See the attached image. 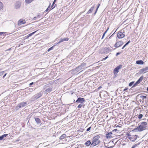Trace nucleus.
<instances>
[{
  "label": "nucleus",
  "mask_w": 148,
  "mask_h": 148,
  "mask_svg": "<svg viewBox=\"0 0 148 148\" xmlns=\"http://www.w3.org/2000/svg\"><path fill=\"white\" fill-rule=\"evenodd\" d=\"M6 73L4 75H3V78H4V77H5V76H6Z\"/></svg>",
  "instance_id": "54"
},
{
  "label": "nucleus",
  "mask_w": 148,
  "mask_h": 148,
  "mask_svg": "<svg viewBox=\"0 0 148 148\" xmlns=\"http://www.w3.org/2000/svg\"><path fill=\"white\" fill-rule=\"evenodd\" d=\"M82 106V103H80L78 105L77 107L78 108H81Z\"/></svg>",
  "instance_id": "33"
},
{
  "label": "nucleus",
  "mask_w": 148,
  "mask_h": 148,
  "mask_svg": "<svg viewBox=\"0 0 148 148\" xmlns=\"http://www.w3.org/2000/svg\"><path fill=\"white\" fill-rule=\"evenodd\" d=\"M4 33L3 32H0V36L2 35Z\"/></svg>",
  "instance_id": "50"
},
{
  "label": "nucleus",
  "mask_w": 148,
  "mask_h": 148,
  "mask_svg": "<svg viewBox=\"0 0 148 148\" xmlns=\"http://www.w3.org/2000/svg\"><path fill=\"white\" fill-rule=\"evenodd\" d=\"M128 89V88H125V89L123 90V91H125L126 90H127Z\"/></svg>",
  "instance_id": "45"
},
{
  "label": "nucleus",
  "mask_w": 148,
  "mask_h": 148,
  "mask_svg": "<svg viewBox=\"0 0 148 148\" xmlns=\"http://www.w3.org/2000/svg\"><path fill=\"white\" fill-rule=\"evenodd\" d=\"M86 64L84 63H82L80 65H79V66L82 69H84L86 67Z\"/></svg>",
  "instance_id": "17"
},
{
  "label": "nucleus",
  "mask_w": 148,
  "mask_h": 148,
  "mask_svg": "<svg viewBox=\"0 0 148 148\" xmlns=\"http://www.w3.org/2000/svg\"><path fill=\"white\" fill-rule=\"evenodd\" d=\"M139 96L140 98L142 99V100H144V99H146L147 98L146 96L143 95H141L140 94L138 95L137 96L138 97Z\"/></svg>",
  "instance_id": "22"
},
{
  "label": "nucleus",
  "mask_w": 148,
  "mask_h": 148,
  "mask_svg": "<svg viewBox=\"0 0 148 148\" xmlns=\"http://www.w3.org/2000/svg\"><path fill=\"white\" fill-rule=\"evenodd\" d=\"M2 3L1 2H0V10L2 8Z\"/></svg>",
  "instance_id": "35"
},
{
  "label": "nucleus",
  "mask_w": 148,
  "mask_h": 148,
  "mask_svg": "<svg viewBox=\"0 0 148 148\" xmlns=\"http://www.w3.org/2000/svg\"><path fill=\"white\" fill-rule=\"evenodd\" d=\"M33 1L34 0H25V2L27 4H29Z\"/></svg>",
  "instance_id": "26"
},
{
  "label": "nucleus",
  "mask_w": 148,
  "mask_h": 148,
  "mask_svg": "<svg viewBox=\"0 0 148 148\" xmlns=\"http://www.w3.org/2000/svg\"><path fill=\"white\" fill-rule=\"evenodd\" d=\"M36 18H37V17L36 16H35L33 18V20H35L36 19Z\"/></svg>",
  "instance_id": "44"
},
{
  "label": "nucleus",
  "mask_w": 148,
  "mask_h": 148,
  "mask_svg": "<svg viewBox=\"0 0 148 148\" xmlns=\"http://www.w3.org/2000/svg\"><path fill=\"white\" fill-rule=\"evenodd\" d=\"M50 4L49 5L48 7L46 9V10L45 11V12H47L49 10V8H50Z\"/></svg>",
  "instance_id": "34"
},
{
  "label": "nucleus",
  "mask_w": 148,
  "mask_h": 148,
  "mask_svg": "<svg viewBox=\"0 0 148 148\" xmlns=\"http://www.w3.org/2000/svg\"><path fill=\"white\" fill-rule=\"evenodd\" d=\"M122 65H120L117 66L114 69L113 71V72L114 75L117 74L118 73L119 71V69H121L122 67Z\"/></svg>",
  "instance_id": "7"
},
{
  "label": "nucleus",
  "mask_w": 148,
  "mask_h": 148,
  "mask_svg": "<svg viewBox=\"0 0 148 148\" xmlns=\"http://www.w3.org/2000/svg\"><path fill=\"white\" fill-rule=\"evenodd\" d=\"M66 135L65 134H62L60 138V140L64 139V138L66 137Z\"/></svg>",
  "instance_id": "23"
},
{
  "label": "nucleus",
  "mask_w": 148,
  "mask_h": 148,
  "mask_svg": "<svg viewBox=\"0 0 148 148\" xmlns=\"http://www.w3.org/2000/svg\"><path fill=\"white\" fill-rule=\"evenodd\" d=\"M138 145V144H136L134 145L131 148H134L136 147Z\"/></svg>",
  "instance_id": "37"
},
{
  "label": "nucleus",
  "mask_w": 148,
  "mask_h": 148,
  "mask_svg": "<svg viewBox=\"0 0 148 148\" xmlns=\"http://www.w3.org/2000/svg\"><path fill=\"white\" fill-rule=\"evenodd\" d=\"M127 136H131V135H130V134L129 133H127Z\"/></svg>",
  "instance_id": "52"
},
{
  "label": "nucleus",
  "mask_w": 148,
  "mask_h": 148,
  "mask_svg": "<svg viewBox=\"0 0 148 148\" xmlns=\"http://www.w3.org/2000/svg\"><path fill=\"white\" fill-rule=\"evenodd\" d=\"M69 38H61L60 39V41L58 42V44H59L62 42L65 41H68L69 40Z\"/></svg>",
  "instance_id": "13"
},
{
  "label": "nucleus",
  "mask_w": 148,
  "mask_h": 148,
  "mask_svg": "<svg viewBox=\"0 0 148 148\" xmlns=\"http://www.w3.org/2000/svg\"><path fill=\"white\" fill-rule=\"evenodd\" d=\"M148 71V67H146L144 68L141 69L139 71V73L140 74L143 73H145Z\"/></svg>",
  "instance_id": "9"
},
{
  "label": "nucleus",
  "mask_w": 148,
  "mask_h": 148,
  "mask_svg": "<svg viewBox=\"0 0 148 148\" xmlns=\"http://www.w3.org/2000/svg\"><path fill=\"white\" fill-rule=\"evenodd\" d=\"M108 58V56H107L105 58H103V60H106L107 58Z\"/></svg>",
  "instance_id": "53"
},
{
  "label": "nucleus",
  "mask_w": 148,
  "mask_h": 148,
  "mask_svg": "<svg viewBox=\"0 0 148 148\" xmlns=\"http://www.w3.org/2000/svg\"><path fill=\"white\" fill-rule=\"evenodd\" d=\"M123 44V43L122 42L119 41L115 44L114 45V47L116 48H117L122 45Z\"/></svg>",
  "instance_id": "10"
},
{
  "label": "nucleus",
  "mask_w": 148,
  "mask_h": 148,
  "mask_svg": "<svg viewBox=\"0 0 148 148\" xmlns=\"http://www.w3.org/2000/svg\"><path fill=\"white\" fill-rule=\"evenodd\" d=\"M21 5V3L19 1L16 2L15 4V8L16 9L19 8Z\"/></svg>",
  "instance_id": "12"
},
{
  "label": "nucleus",
  "mask_w": 148,
  "mask_h": 148,
  "mask_svg": "<svg viewBox=\"0 0 148 148\" xmlns=\"http://www.w3.org/2000/svg\"><path fill=\"white\" fill-rule=\"evenodd\" d=\"M147 90L148 91V87L147 88Z\"/></svg>",
  "instance_id": "59"
},
{
  "label": "nucleus",
  "mask_w": 148,
  "mask_h": 148,
  "mask_svg": "<svg viewBox=\"0 0 148 148\" xmlns=\"http://www.w3.org/2000/svg\"><path fill=\"white\" fill-rule=\"evenodd\" d=\"M8 135V134H4L0 136V140H3L5 137H6Z\"/></svg>",
  "instance_id": "21"
},
{
  "label": "nucleus",
  "mask_w": 148,
  "mask_h": 148,
  "mask_svg": "<svg viewBox=\"0 0 148 148\" xmlns=\"http://www.w3.org/2000/svg\"><path fill=\"white\" fill-rule=\"evenodd\" d=\"M94 9V7H92L87 12V14H89L90 13H91L93 10Z\"/></svg>",
  "instance_id": "24"
},
{
  "label": "nucleus",
  "mask_w": 148,
  "mask_h": 148,
  "mask_svg": "<svg viewBox=\"0 0 148 148\" xmlns=\"http://www.w3.org/2000/svg\"><path fill=\"white\" fill-rule=\"evenodd\" d=\"M35 120L37 124H39L41 122L40 119L39 118H35Z\"/></svg>",
  "instance_id": "20"
},
{
  "label": "nucleus",
  "mask_w": 148,
  "mask_h": 148,
  "mask_svg": "<svg viewBox=\"0 0 148 148\" xmlns=\"http://www.w3.org/2000/svg\"><path fill=\"white\" fill-rule=\"evenodd\" d=\"M129 139H130L132 141H134L136 139V138L135 137L134 138H132V137H129Z\"/></svg>",
  "instance_id": "28"
},
{
  "label": "nucleus",
  "mask_w": 148,
  "mask_h": 148,
  "mask_svg": "<svg viewBox=\"0 0 148 148\" xmlns=\"http://www.w3.org/2000/svg\"><path fill=\"white\" fill-rule=\"evenodd\" d=\"M27 102H22L18 104L16 107V109L18 110L19 108L23 107L27 105Z\"/></svg>",
  "instance_id": "4"
},
{
  "label": "nucleus",
  "mask_w": 148,
  "mask_h": 148,
  "mask_svg": "<svg viewBox=\"0 0 148 148\" xmlns=\"http://www.w3.org/2000/svg\"><path fill=\"white\" fill-rule=\"evenodd\" d=\"M105 34H103V36H102V37L101 38V39H103V38H104V36H105Z\"/></svg>",
  "instance_id": "49"
},
{
  "label": "nucleus",
  "mask_w": 148,
  "mask_h": 148,
  "mask_svg": "<svg viewBox=\"0 0 148 148\" xmlns=\"http://www.w3.org/2000/svg\"><path fill=\"white\" fill-rule=\"evenodd\" d=\"M112 134V133L111 132H109L108 133L106 134V137L108 138H110V137H112L111 136Z\"/></svg>",
  "instance_id": "16"
},
{
  "label": "nucleus",
  "mask_w": 148,
  "mask_h": 148,
  "mask_svg": "<svg viewBox=\"0 0 148 148\" xmlns=\"http://www.w3.org/2000/svg\"><path fill=\"white\" fill-rule=\"evenodd\" d=\"M120 54V52H118L116 54V56H117L118 55Z\"/></svg>",
  "instance_id": "43"
},
{
  "label": "nucleus",
  "mask_w": 148,
  "mask_h": 148,
  "mask_svg": "<svg viewBox=\"0 0 148 148\" xmlns=\"http://www.w3.org/2000/svg\"><path fill=\"white\" fill-rule=\"evenodd\" d=\"M100 4L99 3L98 4V6H97V9H96V10L95 11V13L94 14V15H95L96 14V13H97V11L98 9L99 8V6H100Z\"/></svg>",
  "instance_id": "29"
},
{
  "label": "nucleus",
  "mask_w": 148,
  "mask_h": 148,
  "mask_svg": "<svg viewBox=\"0 0 148 148\" xmlns=\"http://www.w3.org/2000/svg\"><path fill=\"white\" fill-rule=\"evenodd\" d=\"M130 42V40L128 41L125 45L126 46Z\"/></svg>",
  "instance_id": "39"
},
{
  "label": "nucleus",
  "mask_w": 148,
  "mask_h": 148,
  "mask_svg": "<svg viewBox=\"0 0 148 148\" xmlns=\"http://www.w3.org/2000/svg\"><path fill=\"white\" fill-rule=\"evenodd\" d=\"M82 69L79 66L75 68L74 69V71L75 72V73H77Z\"/></svg>",
  "instance_id": "14"
},
{
  "label": "nucleus",
  "mask_w": 148,
  "mask_h": 148,
  "mask_svg": "<svg viewBox=\"0 0 148 148\" xmlns=\"http://www.w3.org/2000/svg\"><path fill=\"white\" fill-rule=\"evenodd\" d=\"M144 63V62L142 60H137L136 62L137 64H143Z\"/></svg>",
  "instance_id": "18"
},
{
  "label": "nucleus",
  "mask_w": 148,
  "mask_h": 148,
  "mask_svg": "<svg viewBox=\"0 0 148 148\" xmlns=\"http://www.w3.org/2000/svg\"><path fill=\"white\" fill-rule=\"evenodd\" d=\"M53 87H49L48 85H46L44 86L45 93L47 94L52 91Z\"/></svg>",
  "instance_id": "3"
},
{
  "label": "nucleus",
  "mask_w": 148,
  "mask_h": 148,
  "mask_svg": "<svg viewBox=\"0 0 148 148\" xmlns=\"http://www.w3.org/2000/svg\"><path fill=\"white\" fill-rule=\"evenodd\" d=\"M42 94V92H40L37 94L35 95L33 97L34 100H35L40 97Z\"/></svg>",
  "instance_id": "6"
},
{
  "label": "nucleus",
  "mask_w": 148,
  "mask_h": 148,
  "mask_svg": "<svg viewBox=\"0 0 148 148\" xmlns=\"http://www.w3.org/2000/svg\"><path fill=\"white\" fill-rule=\"evenodd\" d=\"M85 101V100L83 98L79 97L77 98L75 102L82 103Z\"/></svg>",
  "instance_id": "8"
},
{
  "label": "nucleus",
  "mask_w": 148,
  "mask_h": 148,
  "mask_svg": "<svg viewBox=\"0 0 148 148\" xmlns=\"http://www.w3.org/2000/svg\"><path fill=\"white\" fill-rule=\"evenodd\" d=\"M29 36L28 35L27 36H26L25 37V39H27V38H29Z\"/></svg>",
  "instance_id": "42"
},
{
  "label": "nucleus",
  "mask_w": 148,
  "mask_h": 148,
  "mask_svg": "<svg viewBox=\"0 0 148 148\" xmlns=\"http://www.w3.org/2000/svg\"><path fill=\"white\" fill-rule=\"evenodd\" d=\"M109 29V27H108V28H107V30H106V31H107H107Z\"/></svg>",
  "instance_id": "58"
},
{
  "label": "nucleus",
  "mask_w": 148,
  "mask_h": 148,
  "mask_svg": "<svg viewBox=\"0 0 148 148\" xmlns=\"http://www.w3.org/2000/svg\"><path fill=\"white\" fill-rule=\"evenodd\" d=\"M4 71H2L1 72H0V76L3 75V74L4 73Z\"/></svg>",
  "instance_id": "38"
},
{
  "label": "nucleus",
  "mask_w": 148,
  "mask_h": 148,
  "mask_svg": "<svg viewBox=\"0 0 148 148\" xmlns=\"http://www.w3.org/2000/svg\"><path fill=\"white\" fill-rule=\"evenodd\" d=\"M34 83L33 82H32V83H30L29 85L30 86H31V85H33L34 84Z\"/></svg>",
  "instance_id": "51"
},
{
  "label": "nucleus",
  "mask_w": 148,
  "mask_h": 148,
  "mask_svg": "<svg viewBox=\"0 0 148 148\" xmlns=\"http://www.w3.org/2000/svg\"><path fill=\"white\" fill-rule=\"evenodd\" d=\"M147 125V123L146 122H143L141 123L140 125L135 129V130L140 132L143 131L145 129Z\"/></svg>",
  "instance_id": "2"
},
{
  "label": "nucleus",
  "mask_w": 148,
  "mask_h": 148,
  "mask_svg": "<svg viewBox=\"0 0 148 148\" xmlns=\"http://www.w3.org/2000/svg\"><path fill=\"white\" fill-rule=\"evenodd\" d=\"M134 82H132L130 83H129V86H132L133 84H134Z\"/></svg>",
  "instance_id": "32"
},
{
  "label": "nucleus",
  "mask_w": 148,
  "mask_h": 148,
  "mask_svg": "<svg viewBox=\"0 0 148 148\" xmlns=\"http://www.w3.org/2000/svg\"><path fill=\"white\" fill-rule=\"evenodd\" d=\"M143 116V115L142 114H140L138 115V118L139 119H140L142 118Z\"/></svg>",
  "instance_id": "31"
},
{
  "label": "nucleus",
  "mask_w": 148,
  "mask_h": 148,
  "mask_svg": "<svg viewBox=\"0 0 148 148\" xmlns=\"http://www.w3.org/2000/svg\"><path fill=\"white\" fill-rule=\"evenodd\" d=\"M100 136L99 135L94 136L92 138V141L90 146V147H92L98 145L100 143V141L99 140Z\"/></svg>",
  "instance_id": "1"
},
{
  "label": "nucleus",
  "mask_w": 148,
  "mask_h": 148,
  "mask_svg": "<svg viewBox=\"0 0 148 148\" xmlns=\"http://www.w3.org/2000/svg\"><path fill=\"white\" fill-rule=\"evenodd\" d=\"M104 53L105 52L107 53H109V49L107 48H104Z\"/></svg>",
  "instance_id": "27"
},
{
  "label": "nucleus",
  "mask_w": 148,
  "mask_h": 148,
  "mask_svg": "<svg viewBox=\"0 0 148 148\" xmlns=\"http://www.w3.org/2000/svg\"><path fill=\"white\" fill-rule=\"evenodd\" d=\"M91 144V142L89 140H88L84 144V145H85L86 146H89Z\"/></svg>",
  "instance_id": "19"
},
{
  "label": "nucleus",
  "mask_w": 148,
  "mask_h": 148,
  "mask_svg": "<svg viewBox=\"0 0 148 148\" xmlns=\"http://www.w3.org/2000/svg\"><path fill=\"white\" fill-rule=\"evenodd\" d=\"M102 88V87H101V86H99V87L98 88V89H99L100 88Z\"/></svg>",
  "instance_id": "55"
},
{
  "label": "nucleus",
  "mask_w": 148,
  "mask_h": 148,
  "mask_svg": "<svg viewBox=\"0 0 148 148\" xmlns=\"http://www.w3.org/2000/svg\"><path fill=\"white\" fill-rule=\"evenodd\" d=\"M126 45H125L122 48V49H123L126 47Z\"/></svg>",
  "instance_id": "47"
},
{
  "label": "nucleus",
  "mask_w": 148,
  "mask_h": 148,
  "mask_svg": "<svg viewBox=\"0 0 148 148\" xmlns=\"http://www.w3.org/2000/svg\"><path fill=\"white\" fill-rule=\"evenodd\" d=\"M118 131V130L117 129H114L113 130V132L115 131V132Z\"/></svg>",
  "instance_id": "48"
},
{
  "label": "nucleus",
  "mask_w": 148,
  "mask_h": 148,
  "mask_svg": "<svg viewBox=\"0 0 148 148\" xmlns=\"http://www.w3.org/2000/svg\"><path fill=\"white\" fill-rule=\"evenodd\" d=\"M121 126H119L118 125H117L116 126V127H120Z\"/></svg>",
  "instance_id": "57"
},
{
  "label": "nucleus",
  "mask_w": 148,
  "mask_h": 148,
  "mask_svg": "<svg viewBox=\"0 0 148 148\" xmlns=\"http://www.w3.org/2000/svg\"><path fill=\"white\" fill-rule=\"evenodd\" d=\"M37 31H35L32 33L29 34L28 35L29 36V37L32 36L36 32H37Z\"/></svg>",
  "instance_id": "30"
},
{
  "label": "nucleus",
  "mask_w": 148,
  "mask_h": 148,
  "mask_svg": "<svg viewBox=\"0 0 148 148\" xmlns=\"http://www.w3.org/2000/svg\"><path fill=\"white\" fill-rule=\"evenodd\" d=\"M53 48V47H50V48H49L48 50H47V51L48 52H49V51L51 50Z\"/></svg>",
  "instance_id": "36"
},
{
  "label": "nucleus",
  "mask_w": 148,
  "mask_h": 148,
  "mask_svg": "<svg viewBox=\"0 0 148 148\" xmlns=\"http://www.w3.org/2000/svg\"><path fill=\"white\" fill-rule=\"evenodd\" d=\"M107 32V31H106L105 32H104L103 34H105Z\"/></svg>",
  "instance_id": "56"
},
{
  "label": "nucleus",
  "mask_w": 148,
  "mask_h": 148,
  "mask_svg": "<svg viewBox=\"0 0 148 148\" xmlns=\"http://www.w3.org/2000/svg\"><path fill=\"white\" fill-rule=\"evenodd\" d=\"M26 23L25 20H21L20 19L19 20L18 22V25H21L22 24H24Z\"/></svg>",
  "instance_id": "15"
},
{
  "label": "nucleus",
  "mask_w": 148,
  "mask_h": 148,
  "mask_svg": "<svg viewBox=\"0 0 148 148\" xmlns=\"http://www.w3.org/2000/svg\"><path fill=\"white\" fill-rule=\"evenodd\" d=\"M32 90V88H30L29 89V90Z\"/></svg>",
  "instance_id": "60"
},
{
  "label": "nucleus",
  "mask_w": 148,
  "mask_h": 148,
  "mask_svg": "<svg viewBox=\"0 0 148 148\" xmlns=\"http://www.w3.org/2000/svg\"><path fill=\"white\" fill-rule=\"evenodd\" d=\"M143 76H141L138 79V80L134 84L132 87H135L138 84H139L140 82L143 80Z\"/></svg>",
  "instance_id": "5"
},
{
  "label": "nucleus",
  "mask_w": 148,
  "mask_h": 148,
  "mask_svg": "<svg viewBox=\"0 0 148 148\" xmlns=\"http://www.w3.org/2000/svg\"><path fill=\"white\" fill-rule=\"evenodd\" d=\"M117 36L119 38H121L124 37L125 35L122 32H119L117 34Z\"/></svg>",
  "instance_id": "11"
},
{
  "label": "nucleus",
  "mask_w": 148,
  "mask_h": 148,
  "mask_svg": "<svg viewBox=\"0 0 148 148\" xmlns=\"http://www.w3.org/2000/svg\"><path fill=\"white\" fill-rule=\"evenodd\" d=\"M113 147H114V146H111L110 147H106V148H113Z\"/></svg>",
  "instance_id": "46"
},
{
  "label": "nucleus",
  "mask_w": 148,
  "mask_h": 148,
  "mask_svg": "<svg viewBox=\"0 0 148 148\" xmlns=\"http://www.w3.org/2000/svg\"><path fill=\"white\" fill-rule=\"evenodd\" d=\"M90 129H91V127H90L87 129L86 131H88L90 130Z\"/></svg>",
  "instance_id": "41"
},
{
  "label": "nucleus",
  "mask_w": 148,
  "mask_h": 148,
  "mask_svg": "<svg viewBox=\"0 0 148 148\" xmlns=\"http://www.w3.org/2000/svg\"><path fill=\"white\" fill-rule=\"evenodd\" d=\"M36 17L38 18H39L40 17V14H38L37 15Z\"/></svg>",
  "instance_id": "40"
},
{
  "label": "nucleus",
  "mask_w": 148,
  "mask_h": 148,
  "mask_svg": "<svg viewBox=\"0 0 148 148\" xmlns=\"http://www.w3.org/2000/svg\"><path fill=\"white\" fill-rule=\"evenodd\" d=\"M56 0H54V1H53V3L51 6V8H50V10H52L53 8H54L55 7V6L54 7H53V5L55 4V2H56Z\"/></svg>",
  "instance_id": "25"
}]
</instances>
